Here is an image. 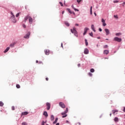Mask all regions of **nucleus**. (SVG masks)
Wrapping results in <instances>:
<instances>
[{
  "mask_svg": "<svg viewBox=\"0 0 125 125\" xmlns=\"http://www.w3.org/2000/svg\"><path fill=\"white\" fill-rule=\"evenodd\" d=\"M28 19H29V24H32L33 23V18H32V17L29 15L26 16L24 19V22H25V23H26L27 20H28Z\"/></svg>",
  "mask_w": 125,
  "mask_h": 125,
  "instance_id": "obj_1",
  "label": "nucleus"
},
{
  "mask_svg": "<svg viewBox=\"0 0 125 125\" xmlns=\"http://www.w3.org/2000/svg\"><path fill=\"white\" fill-rule=\"evenodd\" d=\"M70 31L71 33H72V34H74L75 37H78V32H77V30H76V28H75V27H73V29H71Z\"/></svg>",
  "mask_w": 125,
  "mask_h": 125,
  "instance_id": "obj_2",
  "label": "nucleus"
},
{
  "mask_svg": "<svg viewBox=\"0 0 125 125\" xmlns=\"http://www.w3.org/2000/svg\"><path fill=\"white\" fill-rule=\"evenodd\" d=\"M11 15H12V16L11 17V19H12V22L13 23H16L17 21L16 19H15V16H14V14H13V13H12V12H11Z\"/></svg>",
  "mask_w": 125,
  "mask_h": 125,
  "instance_id": "obj_3",
  "label": "nucleus"
},
{
  "mask_svg": "<svg viewBox=\"0 0 125 125\" xmlns=\"http://www.w3.org/2000/svg\"><path fill=\"white\" fill-rule=\"evenodd\" d=\"M113 41L114 42H122V39L119 38L118 37H116L113 39Z\"/></svg>",
  "mask_w": 125,
  "mask_h": 125,
  "instance_id": "obj_4",
  "label": "nucleus"
},
{
  "mask_svg": "<svg viewBox=\"0 0 125 125\" xmlns=\"http://www.w3.org/2000/svg\"><path fill=\"white\" fill-rule=\"evenodd\" d=\"M31 35V32H28L27 34L24 36V39H29L30 38V35Z\"/></svg>",
  "mask_w": 125,
  "mask_h": 125,
  "instance_id": "obj_5",
  "label": "nucleus"
},
{
  "mask_svg": "<svg viewBox=\"0 0 125 125\" xmlns=\"http://www.w3.org/2000/svg\"><path fill=\"white\" fill-rule=\"evenodd\" d=\"M59 105L62 107V108H66V105H65V104H64V103H62V102H60L59 103Z\"/></svg>",
  "mask_w": 125,
  "mask_h": 125,
  "instance_id": "obj_6",
  "label": "nucleus"
},
{
  "mask_svg": "<svg viewBox=\"0 0 125 125\" xmlns=\"http://www.w3.org/2000/svg\"><path fill=\"white\" fill-rule=\"evenodd\" d=\"M46 106H47V110H50V103H47L46 104Z\"/></svg>",
  "mask_w": 125,
  "mask_h": 125,
  "instance_id": "obj_7",
  "label": "nucleus"
},
{
  "mask_svg": "<svg viewBox=\"0 0 125 125\" xmlns=\"http://www.w3.org/2000/svg\"><path fill=\"white\" fill-rule=\"evenodd\" d=\"M104 31L106 33V35L108 36V35H109V34H110V30H109V29L105 28L104 29Z\"/></svg>",
  "mask_w": 125,
  "mask_h": 125,
  "instance_id": "obj_8",
  "label": "nucleus"
},
{
  "mask_svg": "<svg viewBox=\"0 0 125 125\" xmlns=\"http://www.w3.org/2000/svg\"><path fill=\"white\" fill-rule=\"evenodd\" d=\"M102 22L103 23V26H104V27H105V26H106L107 24L106 23V22H105V21L104 20V19H102Z\"/></svg>",
  "mask_w": 125,
  "mask_h": 125,
  "instance_id": "obj_9",
  "label": "nucleus"
},
{
  "mask_svg": "<svg viewBox=\"0 0 125 125\" xmlns=\"http://www.w3.org/2000/svg\"><path fill=\"white\" fill-rule=\"evenodd\" d=\"M67 113H68V108H66L65 111L62 113V116H63L64 115H66V114Z\"/></svg>",
  "mask_w": 125,
  "mask_h": 125,
  "instance_id": "obj_10",
  "label": "nucleus"
},
{
  "mask_svg": "<svg viewBox=\"0 0 125 125\" xmlns=\"http://www.w3.org/2000/svg\"><path fill=\"white\" fill-rule=\"evenodd\" d=\"M29 114V112L27 111H24L23 112H21V116H26V115H28Z\"/></svg>",
  "mask_w": 125,
  "mask_h": 125,
  "instance_id": "obj_11",
  "label": "nucleus"
},
{
  "mask_svg": "<svg viewBox=\"0 0 125 125\" xmlns=\"http://www.w3.org/2000/svg\"><path fill=\"white\" fill-rule=\"evenodd\" d=\"M88 52H89V51H88V49L87 48H86L84 49V54H88Z\"/></svg>",
  "mask_w": 125,
  "mask_h": 125,
  "instance_id": "obj_12",
  "label": "nucleus"
},
{
  "mask_svg": "<svg viewBox=\"0 0 125 125\" xmlns=\"http://www.w3.org/2000/svg\"><path fill=\"white\" fill-rule=\"evenodd\" d=\"M44 52L46 55H48L49 54V50H45Z\"/></svg>",
  "mask_w": 125,
  "mask_h": 125,
  "instance_id": "obj_13",
  "label": "nucleus"
},
{
  "mask_svg": "<svg viewBox=\"0 0 125 125\" xmlns=\"http://www.w3.org/2000/svg\"><path fill=\"white\" fill-rule=\"evenodd\" d=\"M43 115V116H45V117H46V118H47V117H48V114H47V112H46V111H44Z\"/></svg>",
  "mask_w": 125,
  "mask_h": 125,
  "instance_id": "obj_14",
  "label": "nucleus"
},
{
  "mask_svg": "<svg viewBox=\"0 0 125 125\" xmlns=\"http://www.w3.org/2000/svg\"><path fill=\"white\" fill-rule=\"evenodd\" d=\"M15 44H16V42H14L10 44V47H13L14 46V45H15Z\"/></svg>",
  "mask_w": 125,
  "mask_h": 125,
  "instance_id": "obj_15",
  "label": "nucleus"
},
{
  "mask_svg": "<svg viewBox=\"0 0 125 125\" xmlns=\"http://www.w3.org/2000/svg\"><path fill=\"white\" fill-rule=\"evenodd\" d=\"M91 29L93 31V32H96V30H95V29L94 28V25L92 24L91 25Z\"/></svg>",
  "mask_w": 125,
  "mask_h": 125,
  "instance_id": "obj_16",
  "label": "nucleus"
},
{
  "mask_svg": "<svg viewBox=\"0 0 125 125\" xmlns=\"http://www.w3.org/2000/svg\"><path fill=\"white\" fill-rule=\"evenodd\" d=\"M104 54H106L107 55V54H109V50H105L104 51Z\"/></svg>",
  "mask_w": 125,
  "mask_h": 125,
  "instance_id": "obj_17",
  "label": "nucleus"
},
{
  "mask_svg": "<svg viewBox=\"0 0 125 125\" xmlns=\"http://www.w3.org/2000/svg\"><path fill=\"white\" fill-rule=\"evenodd\" d=\"M10 48V47H7V48L4 51V53H6V52H7V51H8V50H9Z\"/></svg>",
  "mask_w": 125,
  "mask_h": 125,
  "instance_id": "obj_18",
  "label": "nucleus"
},
{
  "mask_svg": "<svg viewBox=\"0 0 125 125\" xmlns=\"http://www.w3.org/2000/svg\"><path fill=\"white\" fill-rule=\"evenodd\" d=\"M116 36H117V37H120V36H121L122 35V33L119 32V33H116Z\"/></svg>",
  "mask_w": 125,
  "mask_h": 125,
  "instance_id": "obj_19",
  "label": "nucleus"
},
{
  "mask_svg": "<svg viewBox=\"0 0 125 125\" xmlns=\"http://www.w3.org/2000/svg\"><path fill=\"white\" fill-rule=\"evenodd\" d=\"M58 121V118H56L55 119V121L53 123V125H55V124L57 123Z\"/></svg>",
  "mask_w": 125,
  "mask_h": 125,
  "instance_id": "obj_20",
  "label": "nucleus"
},
{
  "mask_svg": "<svg viewBox=\"0 0 125 125\" xmlns=\"http://www.w3.org/2000/svg\"><path fill=\"white\" fill-rule=\"evenodd\" d=\"M87 31H88V28L85 27L84 29V32L87 33Z\"/></svg>",
  "mask_w": 125,
  "mask_h": 125,
  "instance_id": "obj_21",
  "label": "nucleus"
},
{
  "mask_svg": "<svg viewBox=\"0 0 125 125\" xmlns=\"http://www.w3.org/2000/svg\"><path fill=\"white\" fill-rule=\"evenodd\" d=\"M65 25H66V26H67V27H69V26H70V24H69V22L65 21L64 22Z\"/></svg>",
  "mask_w": 125,
  "mask_h": 125,
  "instance_id": "obj_22",
  "label": "nucleus"
},
{
  "mask_svg": "<svg viewBox=\"0 0 125 125\" xmlns=\"http://www.w3.org/2000/svg\"><path fill=\"white\" fill-rule=\"evenodd\" d=\"M112 112H113V114H116V113H118L119 111H118L117 110H112Z\"/></svg>",
  "mask_w": 125,
  "mask_h": 125,
  "instance_id": "obj_23",
  "label": "nucleus"
},
{
  "mask_svg": "<svg viewBox=\"0 0 125 125\" xmlns=\"http://www.w3.org/2000/svg\"><path fill=\"white\" fill-rule=\"evenodd\" d=\"M85 45H86V46H87V45H88V42H87V40L86 39H85Z\"/></svg>",
  "mask_w": 125,
  "mask_h": 125,
  "instance_id": "obj_24",
  "label": "nucleus"
},
{
  "mask_svg": "<svg viewBox=\"0 0 125 125\" xmlns=\"http://www.w3.org/2000/svg\"><path fill=\"white\" fill-rule=\"evenodd\" d=\"M114 121L115 122H119V118H118V117H115L114 118Z\"/></svg>",
  "mask_w": 125,
  "mask_h": 125,
  "instance_id": "obj_25",
  "label": "nucleus"
},
{
  "mask_svg": "<svg viewBox=\"0 0 125 125\" xmlns=\"http://www.w3.org/2000/svg\"><path fill=\"white\" fill-rule=\"evenodd\" d=\"M67 10H68V12H69V13H70V14H72L73 13V12L71 11V9L67 8Z\"/></svg>",
  "mask_w": 125,
  "mask_h": 125,
  "instance_id": "obj_26",
  "label": "nucleus"
},
{
  "mask_svg": "<svg viewBox=\"0 0 125 125\" xmlns=\"http://www.w3.org/2000/svg\"><path fill=\"white\" fill-rule=\"evenodd\" d=\"M54 116L53 115L51 116V121H54Z\"/></svg>",
  "mask_w": 125,
  "mask_h": 125,
  "instance_id": "obj_27",
  "label": "nucleus"
},
{
  "mask_svg": "<svg viewBox=\"0 0 125 125\" xmlns=\"http://www.w3.org/2000/svg\"><path fill=\"white\" fill-rule=\"evenodd\" d=\"M90 12L91 15H92V6H91L90 7Z\"/></svg>",
  "mask_w": 125,
  "mask_h": 125,
  "instance_id": "obj_28",
  "label": "nucleus"
},
{
  "mask_svg": "<svg viewBox=\"0 0 125 125\" xmlns=\"http://www.w3.org/2000/svg\"><path fill=\"white\" fill-rule=\"evenodd\" d=\"M0 106L1 107H2V106H3V103H2V102H0Z\"/></svg>",
  "mask_w": 125,
  "mask_h": 125,
  "instance_id": "obj_29",
  "label": "nucleus"
},
{
  "mask_svg": "<svg viewBox=\"0 0 125 125\" xmlns=\"http://www.w3.org/2000/svg\"><path fill=\"white\" fill-rule=\"evenodd\" d=\"M94 71H95L94 69H93V68H92L90 69L91 73H94Z\"/></svg>",
  "mask_w": 125,
  "mask_h": 125,
  "instance_id": "obj_30",
  "label": "nucleus"
},
{
  "mask_svg": "<svg viewBox=\"0 0 125 125\" xmlns=\"http://www.w3.org/2000/svg\"><path fill=\"white\" fill-rule=\"evenodd\" d=\"M16 87H17V88H20V87H21L20 85L17 84L16 85Z\"/></svg>",
  "mask_w": 125,
  "mask_h": 125,
  "instance_id": "obj_31",
  "label": "nucleus"
},
{
  "mask_svg": "<svg viewBox=\"0 0 125 125\" xmlns=\"http://www.w3.org/2000/svg\"><path fill=\"white\" fill-rule=\"evenodd\" d=\"M88 75L90 76V77H92V74L90 72L88 73Z\"/></svg>",
  "mask_w": 125,
  "mask_h": 125,
  "instance_id": "obj_32",
  "label": "nucleus"
},
{
  "mask_svg": "<svg viewBox=\"0 0 125 125\" xmlns=\"http://www.w3.org/2000/svg\"><path fill=\"white\" fill-rule=\"evenodd\" d=\"M66 117H67V114H65L62 115V118H66Z\"/></svg>",
  "mask_w": 125,
  "mask_h": 125,
  "instance_id": "obj_33",
  "label": "nucleus"
},
{
  "mask_svg": "<svg viewBox=\"0 0 125 125\" xmlns=\"http://www.w3.org/2000/svg\"><path fill=\"white\" fill-rule=\"evenodd\" d=\"M12 110L13 111H14V110H15V107L14 106H12Z\"/></svg>",
  "mask_w": 125,
  "mask_h": 125,
  "instance_id": "obj_34",
  "label": "nucleus"
},
{
  "mask_svg": "<svg viewBox=\"0 0 125 125\" xmlns=\"http://www.w3.org/2000/svg\"><path fill=\"white\" fill-rule=\"evenodd\" d=\"M114 3H118V2H119L118 0H114L113 1Z\"/></svg>",
  "mask_w": 125,
  "mask_h": 125,
  "instance_id": "obj_35",
  "label": "nucleus"
},
{
  "mask_svg": "<svg viewBox=\"0 0 125 125\" xmlns=\"http://www.w3.org/2000/svg\"><path fill=\"white\" fill-rule=\"evenodd\" d=\"M22 125H27V123L23 122V123H22Z\"/></svg>",
  "mask_w": 125,
  "mask_h": 125,
  "instance_id": "obj_36",
  "label": "nucleus"
},
{
  "mask_svg": "<svg viewBox=\"0 0 125 125\" xmlns=\"http://www.w3.org/2000/svg\"><path fill=\"white\" fill-rule=\"evenodd\" d=\"M114 18H116V19H118V18H119V17H118V15H114Z\"/></svg>",
  "mask_w": 125,
  "mask_h": 125,
  "instance_id": "obj_37",
  "label": "nucleus"
},
{
  "mask_svg": "<svg viewBox=\"0 0 125 125\" xmlns=\"http://www.w3.org/2000/svg\"><path fill=\"white\" fill-rule=\"evenodd\" d=\"M90 36H91V37H93V33H92V32H91V33H89Z\"/></svg>",
  "mask_w": 125,
  "mask_h": 125,
  "instance_id": "obj_38",
  "label": "nucleus"
},
{
  "mask_svg": "<svg viewBox=\"0 0 125 125\" xmlns=\"http://www.w3.org/2000/svg\"><path fill=\"white\" fill-rule=\"evenodd\" d=\"M77 1L78 3H80L82 1V0H77Z\"/></svg>",
  "mask_w": 125,
  "mask_h": 125,
  "instance_id": "obj_39",
  "label": "nucleus"
},
{
  "mask_svg": "<svg viewBox=\"0 0 125 125\" xmlns=\"http://www.w3.org/2000/svg\"><path fill=\"white\" fill-rule=\"evenodd\" d=\"M107 47H108V45H105L104 46V48H107Z\"/></svg>",
  "mask_w": 125,
  "mask_h": 125,
  "instance_id": "obj_40",
  "label": "nucleus"
},
{
  "mask_svg": "<svg viewBox=\"0 0 125 125\" xmlns=\"http://www.w3.org/2000/svg\"><path fill=\"white\" fill-rule=\"evenodd\" d=\"M60 4L61 5V6H63V3L60 2H59Z\"/></svg>",
  "mask_w": 125,
  "mask_h": 125,
  "instance_id": "obj_41",
  "label": "nucleus"
},
{
  "mask_svg": "<svg viewBox=\"0 0 125 125\" xmlns=\"http://www.w3.org/2000/svg\"><path fill=\"white\" fill-rule=\"evenodd\" d=\"M75 11H79V10L78 9H76V8H74Z\"/></svg>",
  "mask_w": 125,
  "mask_h": 125,
  "instance_id": "obj_42",
  "label": "nucleus"
},
{
  "mask_svg": "<svg viewBox=\"0 0 125 125\" xmlns=\"http://www.w3.org/2000/svg\"><path fill=\"white\" fill-rule=\"evenodd\" d=\"M20 14V13H18V14H16V17H18L19 16Z\"/></svg>",
  "mask_w": 125,
  "mask_h": 125,
  "instance_id": "obj_43",
  "label": "nucleus"
},
{
  "mask_svg": "<svg viewBox=\"0 0 125 125\" xmlns=\"http://www.w3.org/2000/svg\"><path fill=\"white\" fill-rule=\"evenodd\" d=\"M22 27H23V28H26V25H25V24H22Z\"/></svg>",
  "mask_w": 125,
  "mask_h": 125,
  "instance_id": "obj_44",
  "label": "nucleus"
},
{
  "mask_svg": "<svg viewBox=\"0 0 125 125\" xmlns=\"http://www.w3.org/2000/svg\"><path fill=\"white\" fill-rule=\"evenodd\" d=\"M99 31L100 32H102V29L99 28Z\"/></svg>",
  "mask_w": 125,
  "mask_h": 125,
  "instance_id": "obj_45",
  "label": "nucleus"
},
{
  "mask_svg": "<svg viewBox=\"0 0 125 125\" xmlns=\"http://www.w3.org/2000/svg\"><path fill=\"white\" fill-rule=\"evenodd\" d=\"M42 125H44V121H42Z\"/></svg>",
  "mask_w": 125,
  "mask_h": 125,
  "instance_id": "obj_46",
  "label": "nucleus"
},
{
  "mask_svg": "<svg viewBox=\"0 0 125 125\" xmlns=\"http://www.w3.org/2000/svg\"><path fill=\"white\" fill-rule=\"evenodd\" d=\"M125 2H124L123 3V6H125Z\"/></svg>",
  "mask_w": 125,
  "mask_h": 125,
  "instance_id": "obj_47",
  "label": "nucleus"
},
{
  "mask_svg": "<svg viewBox=\"0 0 125 125\" xmlns=\"http://www.w3.org/2000/svg\"><path fill=\"white\" fill-rule=\"evenodd\" d=\"M80 66H81V64L79 63V64H78V67H80Z\"/></svg>",
  "mask_w": 125,
  "mask_h": 125,
  "instance_id": "obj_48",
  "label": "nucleus"
},
{
  "mask_svg": "<svg viewBox=\"0 0 125 125\" xmlns=\"http://www.w3.org/2000/svg\"><path fill=\"white\" fill-rule=\"evenodd\" d=\"M71 7H72L73 9H74V8H75L74 7V5H72Z\"/></svg>",
  "mask_w": 125,
  "mask_h": 125,
  "instance_id": "obj_49",
  "label": "nucleus"
},
{
  "mask_svg": "<svg viewBox=\"0 0 125 125\" xmlns=\"http://www.w3.org/2000/svg\"><path fill=\"white\" fill-rule=\"evenodd\" d=\"M61 46H62V47L63 48V43H61Z\"/></svg>",
  "mask_w": 125,
  "mask_h": 125,
  "instance_id": "obj_50",
  "label": "nucleus"
},
{
  "mask_svg": "<svg viewBox=\"0 0 125 125\" xmlns=\"http://www.w3.org/2000/svg\"><path fill=\"white\" fill-rule=\"evenodd\" d=\"M85 34H86V32H84V33H83V36H84V35H85Z\"/></svg>",
  "mask_w": 125,
  "mask_h": 125,
  "instance_id": "obj_51",
  "label": "nucleus"
},
{
  "mask_svg": "<svg viewBox=\"0 0 125 125\" xmlns=\"http://www.w3.org/2000/svg\"><path fill=\"white\" fill-rule=\"evenodd\" d=\"M75 26H79V24L76 23V24H75Z\"/></svg>",
  "mask_w": 125,
  "mask_h": 125,
  "instance_id": "obj_52",
  "label": "nucleus"
},
{
  "mask_svg": "<svg viewBox=\"0 0 125 125\" xmlns=\"http://www.w3.org/2000/svg\"><path fill=\"white\" fill-rule=\"evenodd\" d=\"M123 111L125 112V107L124 108Z\"/></svg>",
  "mask_w": 125,
  "mask_h": 125,
  "instance_id": "obj_53",
  "label": "nucleus"
},
{
  "mask_svg": "<svg viewBox=\"0 0 125 125\" xmlns=\"http://www.w3.org/2000/svg\"><path fill=\"white\" fill-rule=\"evenodd\" d=\"M63 13H65V11H63L62 12V14H63Z\"/></svg>",
  "mask_w": 125,
  "mask_h": 125,
  "instance_id": "obj_54",
  "label": "nucleus"
},
{
  "mask_svg": "<svg viewBox=\"0 0 125 125\" xmlns=\"http://www.w3.org/2000/svg\"><path fill=\"white\" fill-rule=\"evenodd\" d=\"M46 81H48V78H46Z\"/></svg>",
  "mask_w": 125,
  "mask_h": 125,
  "instance_id": "obj_55",
  "label": "nucleus"
},
{
  "mask_svg": "<svg viewBox=\"0 0 125 125\" xmlns=\"http://www.w3.org/2000/svg\"><path fill=\"white\" fill-rule=\"evenodd\" d=\"M94 14L95 15V16H96V15H96V13L95 12V13H94Z\"/></svg>",
  "mask_w": 125,
  "mask_h": 125,
  "instance_id": "obj_56",
  "label": "nucleus"
},
{
  "mask_svg": "<svg viewBox=\"0 0 125 125\" xmlns=\"http://www.w3.org/2000/svg\"><path fill=\"white\" fill-rule=\"evenodd\" d=\"M97 39H98V40H100V37H97Z\"/></svg>",
  "mask_w": 125,
  "mask_h": 125,
  "instance_id": "obj_57",
  "label": "nucleus"
},
{
  "mask_svg": "<svg viewBox=\"0 0 125 125\" xmlns=\"http://www.w3.org/2000/svg\"><path fill=\"white\" fill-rule=\"evenodd\" d=\"M36 63H39V61H36Z\"/></svg>",
  "mask_w": 125,
  "mask_h": 125,
  "instance_id": "obj_58",
  "label": "nucleus"
},
{
  "mask_svg": "<svg viewBox=\"0 0 125 125\" xmlns=\"http://www.w3.org/2000/svg\"><path fill=\"white\" fill-rule=\"evenodd\" d=\"M72 13H73V14L74 15H75V12H73Z\"/></svg>",
  "mask_w": 125,
  "mask_h": 125,
  "instance_id": "obj_59",
  "label": "nucleus"
},
{
  "mask_svg": "<svg viewBox=\"0 0 125 125\" xmlns=\"http://www.w3.org/2000/svg\"><path fill=\"white\" fill-rule=\"evenodd\" d=\"M78 124L79 125H81V123H78Z\"/></svg>",
  "mask_w": 125,
  "mask_h": 125,
  "instance_id": "obj_60",
  "label": "nucleus"
},
{
  "mask_svg": "<svg viewBox=\"0 0 125 125\" xmlns=\"http://www.w3.org/2000/svg\"><path fill=\"white\" fill-rule=\"evenodd\" d=\"M56 125H59V123H57Z\"/></svg>",
  "mask_w": 125,
  "mask_h": 125,
  "instance_id": "obj_61",
  "label": "nucleus"
},
{
  "mask_svg": "<svg viewBox=\"0 0 125 125\" xmlns=\"http://www.w3.org/2000/svg\"><path fill=\"white\" fill-rule=\"evenodd\" d=\"M111 116H112V113L110 114V116L111 117Z\"/></svg>",
  "mask_w": 125,
  "mask_h": 125,
  "instance_id": "obj_62",
  "label": "nucleus"
},
{
  "mask_svg": "<svg viewBox=\"0 0 125 125\" xmlns=\"http://www.w3.org/2000/svg\"><path fill=\"white\" fill-rule=\"evenodd\" d=\"M66 123H69V121H66Z\"/></svg>",
  "mask_w": 125,
  "mask_h": 125,
  "instance_id": "obj_63",
  "label": "nucleus"
},
{
  "mask_svg": "<svg viewBox=\"0 0 125 125\" xmlns=\"http://www.w3.org/2000/svg\"><path fill=\"white\" fill-rule=\"evenodd\" d=\"M39 63H42V62H39Z\"/></svg>",
  "mask_w": 125,
  "mask_h": 125,
  "instance_id": "obj_64",
  "label": "nucleus"
}]
</instances>
